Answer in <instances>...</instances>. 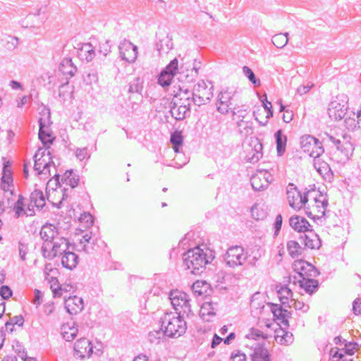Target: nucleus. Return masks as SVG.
Listing matches in <instances>:
<instances>
[{
	"label": "nucleus",
	"instance_id": "6",
	"mask_svg": "<svg viewBox=\"0 0 361 361\" xmlns=\"http://www.w3.org/2000/svg\"><path fill=\"white\" fill-rule=\"evenodd\" d=\"M213 85L211 82L208 84L203 80L197 82L193 87L192 96L193 103L201 106L210 101L213 97Z\"/></svg>",
	"mask_w": 361,
	"mask_h": 361
},
{
	"label": "nucleus",
	"instance_id": "62",
	"mask_svg": "<svg viewBox=\"0 0 361 361\" xmlns=\"http://www.w3.org/2000/svg\"><path fill=\"white\" fill-rule=\"evenodd\" d=\"M330 354L331 355V361H343L345 359L344 355L340 352L338 348H336V350H331Z\"/></svg>",
	"mask_w": 361,
	"mask_h": 361
},
{
	"label": "nucleus",
	"instance_id": "42",
	"mask_svg": "<svg viewBox=\"0 0 361 361\" xmlns=\"http://www.w3.org/2000/svg\"><path fill=\"white\" fill-rule=\"evenodd\" d=\"M288 33H279L276 34L272 37V43L277 48H283L288 42Z\"/></svg>",
	"mask_w": 361,
	"mask_h": 361
},
{
	"label": "nucleus",
	"instance_id": "36",
	"mask_svg": "<svg viewBox=\"0 0 361 361\" xmlns=\"http://www.w3.org/2000/svg\"><path fill=\"white\" fill-rule=\"evenodd\" d=\"M274 137L276 138L277 154L282 156L286 150L287 137L283 134V131L281 129L275 133Z\"/></svg>",
	"mask_w": 361,
	"mask_h": 361
},
{
	"label": "nucleus",
	"instance_id": "25",
	"mask_svg": "<svg viewBox=\"0 0 361 361\" xmlns=\"http://www.w3.org/2000/svg\"><path fill=\"white\" fill-rule=\"evenodd\" d=\"M200 66L196 64V59L194 60V64L191 68H186L184 70V66H180V71L178 72L180 74V79L185 80L187 82H192L197 77L199 74V70Z\"/></svg>",
	"mask_w": 361,
	"mask_h": 361
},
{
	"label": "nucleus",
	"instance_id": "38",
	"mask_svg": "<svg viewBox=\"0 0 361 361\" xmlns=\"http://www.w3.org/2000/svg\"><path fill=\"white\" fill-rule=\"evenodd\" d=\"M287 250L292 258H297L302 255L305 247L295 240L287 242Z\"/></svg>",
	"mask_w": 361,
	"mask_h": 361
},
{
	"label": "nucleus",
	"instance_id": "53",
	"mask_svg": "<svg viewBox=\"0 0 361 361\" xmlns=\"http://www.w3.org/2000/svg\"><path fill=\"white\" fill-rule=\"evenodd\" d=\"M289 307H293L296 310H302V312H306L309 310V305L305 304L303 302L291 299L290 303L288 305Z\"/></svg>",
	"mask_w": 361,
	"mask_h": 361
},
{
	"label": "nucleus",
	"instance_id": "12",
	"mask_svg": "<svg viewBox=\"0 0 361 361\" xmlns=\"http://www.w3.org/2000/svg\"><path fill=\"white\" fill-rule=\"evenodd\" d=\"M34 170L37 172L38 174H47L49 172V166L51 161L50 157V152L47 148H39L34 156Z\"/></svg>",
	"mask_w": 361,
	"mask_h": 361
},
{
	"label": "nucleus",
	"instance_id": "51",
	"mask_svg": "<svg viewBox=\"0 0 361 361\" xmlns=\"http://www.w3.org/2000/svg\"><path fill=\"white\" fill-rule=\"evenodd\" d=\"M66 328L67 326H63V331L62 332V335L66 341H71L75 338L78 334V329L74 326L68 327V331H66Z\"/></svg>",
	"mask_w": 361,
	"mask_h": 361
},
{
	"label": "nucleus",
	"instance_id": "45",
	"mask_svg": "<svg viewBox=\"0 0 361 361\" xmlns=\"http://www.w3.org/2000/svg\"><path fill=\"white\" fill-rule=\"evenodd\" d=\"M142 82V80L140 78H135L130 82L128 92L129 93H141L143 87Z\"/></svg>",
	"mask_w": 361,
	"mask_h": 361
},
{
	"label": "nucleus",
	"instance_id": "58",
	"mask_svg": "<svg viewBox=\"0 0 361 361\" xmlns=\"http://www.w3.org/2000/svg\"><path fill=\"white\" fill-rule=\"evenodd\" d=\"M262 149V145H259L258 147L255 146V153L252 157H247V160L251 163H255L262 157V154L260 150Z\"/></svg>",
	"mask_w": 361,
	"mask_h": 361
},
{
	"label": "nucleus",
	"instance_id": "44",
	"mask_svg": "<svg viewBox=\"0 0 361 361\" xmlns=\"http://www.w3.org/2000/svg\"><path fill=\"white\" fill-rule=\"evenodd\" d=\"M80 51V54L85 57L87 61H91L95 56L94 49L90 43L85 44Z\"/></svg>",
	"mask_w": 361,
	"mask_h": 361
},
{
	"label": "nucleus",
	"instance_id": "22",
	"mask_svg": "<svg viewBox=\"0 0 361 361\" xmlns=\"http://www.w3.org/2000/svg\"><path fill=\"white\" fill-rule=\"evenodd\" d=\"M65 308L70 314H77L84 308L83 300L76 295L71 296L65 300Z\"/></svg>",
	"mask_w": 361,
	"mask_h": 361
},
{
	"label": "nucleus",
	"instance_id": "3",
	"mask_svg": "<svg viewBox=\"0 0 361 361\" xmlns=\"http://www.w3.org/2000/svg\"><path fill=\"white\" fill-rule=\"evenodd\" d=\"M183 317L181 314L175 316L171 312L164 314L160 319V323L162 329H164L166 336L178 338L185 333L187 324Z\"/></svg>",
	"mask_w": 361,
	"mask_h": 361
},
{
	"label": "nucleus",
	"instance_id": "26",
	"mask_svg": "<svg viewBox=\"0 0 361 361\" xmlns=\"http://www.w3.org/2000/svg\"><path fill=\"white\" fill-rule=\"evenodd\" d=\"M172 37L169 34H160L159 41L156 44L159 54H167L173 49Z\"/></svg>",
	"mask_w": 361,
	"mask_h": 361
},
{
	"label": "nucleus",
	"instance_id": "57",
	"mask_svg": "<svg viewBox=\"0 0 361 361\" xmlns=\"http://www.w3.org/2000/svg\"><path fill=\"white\" fill-rule=\"evenodd\" d=\"M261 257V253L259 250H257L256 252L253 250L252 254H248V257L246 260H247V263L251 267H256L257 265L258 260Z\"/></svg>",
	"mask_w": 361,
	"mask_h": 361
},
{
	"label": "nucleus",
	"instance_id": "50",
	"mask_svg": "<svg viewBox=\"0 0 361 361\" xmlns=\"http://www.w3.org/2000/svg\"><path fill=\"white\" fill-rule=\"evenodd\" d=\"M244 75L249 79V80L256 87L260 85V80L257 79L254 72L247 66L243 68Z\"/></svg>",
	"mask_w": 361,
	"mask_h": 361
},
{
	"label": "nucleus",
	"instance_id": "64",
	"mask_svg": "<svg viewBox=\"0 0 361 361\" xmlns=\"http://www.w3.org/2000/svg\"><path fill=\"white\" fill-rule=\"evenodd\" d=\"M0 295L3 299L7 300L12 295V290L8 286H2L0 288Z\"/></svg>",
	"mask_w": 361,
	"mask_h": 361
},
{
	"label": "nucleus",
	"instance_id": "27",
	"mask_svg": "<svg viewBox=\"0 0 361 361\" xmlns=\"http://www.w3.org/2000/svg\"><path fill=\"white\" fill-rule=\"evenodd\" d=\"M39 139L41 140L42 144L49 147L52 144L54 137L49 132V127L45 126V123L42 118L39 119Z\"/></svg>",
	"mask_w": 361,
	"mask_h": 361
},
{
	"label": "nucleus",
	"instance_id": "55",
	"mask_svg": "<svg viewBox=\"0 0 361 361\" xmlns=\"http://www.w3.org/2000/svg\"><path fill=\"white\" fill-rule=\"evenodd\" d=\"M12 348L13 350L18 354V355L23 360H25L27 358L26 352H25L24 348L21 343L18 341H14L12 345Z\"/></svg>",
	"mask_w": 361,
	"mask_h": 361
},
{
	"label": "nucleus",
	"instance_id": "1",
	"mask_svg": "<svg viewBox=\"0 0 361 361\" xmlns=\"http://www.w3.org/2000/svg\"><path fill=\"white\" fill-rule=\"evenodd\" d=\"M214 259L212 250L202 249L200 246L188 250L183 255V264L190 274H201L206 269V265Z\"/></svg>",
	"mask_w": 361,
	"mask_h": 361
},
{
	"label": "nucleus",
	"instance_id": "49",
	"mask_svg": "<svg viewBox=\"0 0 361 361\" xmlns=\"http://www.w3.org/2000/svg\"><path fill=\"white\" fill-rule=\"evenodd\" d=\"M173 78L171 73L161 71L158 78V83L162 87H168L171 85Z\"/></svg>",
	"mask_w": 361,
	"mask_h": 361
},
{
	"label": "nucleus",
	"instance_id": "43",
	"mask_svg": "<svg viewBox=\"0 0 361 361\" xmlns=\"http://www.w3.org/2000/svg\"><path fill=\"white\" fill-rule=\"evenodd\" d=\"M164 331L161 328L159 330L150 331L148 334L149 341L154 345H158L164 338Z\"/></svg>",
	"mask_w": 361,
	"mask_h": 361
},
{
	"label": "nucleus",
	"instance_id": "37",
	"mask_svg": "<svg viewBox=\"0 0 361 361\" xmlns=\"http://www.w3.org/2000/svg\"><path fill=\"white\" fill-rule=\"evenodd\" d=\"M25 198L22 195H18V200L13 204V211L15 212V217L19 218L23 215L28 213L27 208L25 209Z\"/></svg>",
	"mask_w": 361,
	"mask_h": 361
},
{
	"label": "nucleus",
	"instance_id": "5",
	"mask_svg": "<svg viewBox=\"0 0 361 361\" xmlns=\"http://www.w3.org/2000/svg\"><path fill=\"white\" fill-rule=\"evenodd\" d=\"M69 245L70 243L66 238L59 236L49 244L48 243H43L41 247V252L44 258L52 259L55 258L58 254L61 255L66 250H68Z\"/></svg>",
	"mask_w": 361,
	"mask_h": 361
},
{
	"label": "nucleus",
	"instance_id": "41",
	"mask_svg": "<svg viewBox=\"0 0 361 361\" xmlns=\"http://www.w3.org/2000/svg\"><path fill=\"white\" fill-rule=\"evenodd\" d=\"M277 293L282 305H286V304L288 305L290 303L288 300L293 296V292L290 288L284 286H282Z\"/></svg>",
	"mask_w": 361,
	"mask_h": 361
},
{
	"label": "nucleus",
	"instance_id": "33",
	"mask_svg": "<svg viewBox=\"0 0 361 361\" xmlns=\"http://www.w3.org/2000/svg\"><path fill=\"white\" fill-rule=\"evenodd\" d=\"M353 118L350 116L345 118V124L348 130H354L356 128L361 130V107L357 113H353Z\"/></svg>",
	"mask_w": 361,
	"mask_h": 361
},
{
	"label": "nucleus",
	"instance_id": "7",
	"mask_svg": "<svg viewBox=\"0 0 361 361\" xmlns=\"http://www.w3.org/2000/svg\"><path fill=\"white\" fill-rule=\"evenodd\" d=\"M329 205L326 195L319 193L314 197V204L311 206L306 204L305 209L306 214L311 219H320L325 216Z\"/></svg>",
	"mask_w": 361,
	"mask_h": 361
},
{
	"label": "nucleus",
	"instance_id": "52",
	"mask_svg": "<svg viewBox=\"0 0 361 361\" xmlns=\"http://www.w3.org/2000/svg\"><path fill=\"white\" fill-rule=\"evenodd\" d=\"M24 324V318L22 315L15 316L11 318L8 321L5 323L6 329H9V326H14L17 325L18 326H23Z\"/></svg>",
	"mask_w": 361,
	"mask_h": 361
},
{
	"label": "nucleus",
	"instance_id": "20",
	"mask_svg": "<svg viewBox=\"0 0 361 361\" xmlns=\"http://www.w3.org/2000/svg\"><path fill=\"white\" fill-rule=\"evenodd\" d=\"M45 198L42 190H35L30 196V203L27 206V216L35 215L34 207L42 209L45 205Z\"/></svg>",
	"mask_w": 361,
	"mask_h": 361
},
{
	"label": "nucleus",
	"instance_id": "9",
	"mask_svg": "<svg viewBox=\"0 0 361 361\" xmlns=\"http://www.w3.org/2000/svg\"><path fill=\"white\" fill-rule=\"evenodd\" d=\"M247 257L248 253L245 252L242 246L234 245L227 250L225 255V262L228 267L235 268L242 266Z\"/></svg>",
	"mask_w": 361,
	"mask_h": 361
},
{
	"label": "nucleus",
	"instance_id": "23",
	"mask_svg": "<svg viewBox=\"0 0 361 361\" xmlns=\"http://www.w3.org/2000/svg\"><path fill=\"white\" fill-rule=\"evenodd\" d=\"M308 234L300 235V240L303 247L305 249H318L321 246V242L318 235L312 232V230L308 231Z\"/></svg>",
	"mask_w": 361,
	"mask_h": 361
},
{
	"label": "nucleus",
	"instance_id": "10",
	"mask_svg": "<svg viewBox=\"0 0 361 361\" xmlns=\"http://www.w3.org/2000/svg\"><path fill=\"white\" fill-rule=\"evenodd\" d=\"M300 147L310 157L319 158L324 152L322 143L312 135H304L300 138Z\"/></svg>",
	"mask_w": 361,
	"mask_h": 361
},
{
	"label": "nucleus",
	"instance_id": "13",
	"mask_svg": "<svg viewBox=\"0 0 361 361\" xmlns=\"http://www.w3.org/2000/svg\"><path fill=\"white\" fill-rule=\"evenodd\" d=\"M348 109V102L336 97L331 101L328 107L329 116L335 121H340L345 117Z\"/></svg>",
	"mask_w": 361,
	"mask_h": 361
},
{
	"label": "nucleus",
	"instance_id": "28",
	"mask_svg": "<svg viewBox=\"0 0 361 361\" xmlns=\"http://www.w3.org/2000/svg\"><path fill=\"white\" fill-rule=\"evenodd\" d=\"M270 305L271 311L276 319L280 320L281 322L286 326H288V314H290V312L282 308L280 305L274 303H269Z\"/></svg>",
	"mask_w": 361,
	"mask_h": 361
},
{
	"label": "nucleus",
	"instance_id": "2",
	"mask_svg": "<svg viewBox=\"0 0 361 361\" xmlns=\"http://www.w3.org/2000/svg\"><path fill=\"white\" fill-rule=\"evenodd\" d=\"M351 137L347 134L334 135L332 132L325 133L322 138L323 142L331 147H335L338 154V162L345 163L352 156L354 147L350 142Z\"/></svg>",
	"mask_w": 361,
	"mask_h": 361
},
{
	"label": "nucleus",
	"instance_id": "8",
	"mask_svg": "<svg viewBox=\"0 0 361 361\" xmlns=\"http://www.w3.org/2000/svg\"><path fill=\"white\" fill-rule=\"evenodd\" d=\"M309 191L302 195L298 188L293 183H289L287 186L286 194L290 207L295 210H300L305 207L307 202Z\"/></svg>",
	"mask_w": 361,
	"mask_h": 361
},
{
	"label": "nucleus",
	"instance_id": "59",
	"mask_svg": "<svg viewBox=\"0 0 361 361\" xmlns=\"http://www.w3.org/2000/svg\"><path fill=\"white\" fill-rule=\"evenodd\" d=\"M111 44L109 40H106L104 42H101L99 47V51L104 56H106L109 53L111 52Z\"/></svg>",
	"mask_w": 361,
	"mask_h": 361
},
{
	"label": "nucleus",
	"instance_id": "21",
	"mask_svg": "<svg viewBox=\"0 0 361 361\" xmlns=\"http://www.w3.org/2000/svg\"><path fill=\"white\" fill-rule=\"evenodd\" d=\"M290 227L298 233H305L311 230L312 226L303 216L299 215L292 216L289 219Z\"/></svg>",
	"mask_w": 361,
	"mask_h": 361
},
{
	"label": "nucleus",
	"instance_id": "61",
	"mask_svg": "<svg viewBox=\"0 0 361 361\" xmlns=\"http://www.w3.org/2000/svg\"><path fill=\"white\" fill-rule=\"evenodd\" d=\"M173 101H174L176 103H177L179 105H182L183 106H185V108L190 109L191 108V104L193 102L192 97H185V98H181V99H173Z\"/></svg>",
	"mask_w": 361,
	"mask_h": 361
},
{
	"label": "nucleus",
	"instance_id": "31",
	"mask_svg": "<svg viewBox=\"0 0 361 361\" xmlns=\"http://www.w3.org/2000/svg\"><path fill=\"white\" fill-rule=\"evenodd\" d=\"M314 166L325 179L330 180L333 178L334 174L329 165L326 161L319 159V157L314 159Z\"/></svg>",
	"mask_w": 361,
	"mask_h": 361
},
{
	"label": "nucleus",
	"instance_id": "15",
	"mask_svg": "<svg viewBox=\"0 0 361 361\" xmlns=\"http://www.w3.org/2000/svg\"><path fill=\"white\" fill-rule=\"evenodd\" d=\"M272 180V176L268 171L260 169L252 176L250 183L254 190L262 191L269 186Z\"/></svg>",
	"mask_w": 361,
	"mask_h": 361
},
{
	"label": "nucleus",
	"instance_id": "60",
	"mask_svg": "<svg viewBox=\"0 0 361 361\" xmlns=\"http://www.w3.org/2000/svg\"><path fill=\"white\" fill-rule=\"evenodd\" d=\"M75 157L80 161H82L86 158H90L87 147L77 148L75 150Z\"/></svg>",
	"mask_w": 361,
	"mask_h": 361
},
{
	"label": "nucleus",
	"instance_id": "19",
	"mask_svg": "<svg viewBox=\"0 0 361 361\" xmlns=\"http://www.w3.org/2000/svg\"><path fill=\"white\" fill-rule=\"evenodd\" d=\"M290 282L302 288L305 293L312 295L318 288L319 282L313 278L298 279L296 276H290Z\"/></svg>",
	"mask_w": 361,
	"mask_h": 361
},
{
	"label": "nucleus",
	"instance_id": "35",
	"mask_svg": "<svg viewBox=\"0 0 361 361\" xmlns=\"http://www.w3.org/2000/svg\"><path fill=\"white\" fill-rule=\"evenodd\" d=\"M238 132L243 136L252 135L253 133L252 122L250 120L239 119L236 121Z\"/></svg>",
	"mask_w": 361,
	"mask_h": 361
},
{
	"label": "nucleus",
	"instance_id": "46",
	"mask_svg": "<svg viewBox=\"0 0 361 361\" xmlns=\"http://www.w3.org/2000/svg\"><path fill=\"white\" fill-rule=\"evenodd\" d=\"M230 111L232 112L233 119L236 121L239 119L247 118L248 114V111L243 106H233Z\"/></svg>",
	"mask_w": 361,
	"mask_h": 361
},
{
	"label": "nucleus",
	"instance_id": "30",
	"mask_svg": "<svg viewBox=\"0 0 361 361\" xmlns=\"http://www.w3.org/2000/svg\"><path fill=\"white\" fill-rule=\"evenodd\" d=\"M170 113L176 120L182 121L190 115V109L185 108V106L172 101L171 102Z\"/></svg>",
	"mask_w": 361,
	"mask_h": 361
},
{
	"label": "nucleus",
	"instance_id": "16",
	"mask_svg": "<svg viewBox=\"0 0 361 361\" xmlns=\"http://www.w3.org/2000/svg\"><path fill=\"white\" fill-rule=\"evenodd\" d=\"M293 269L298 274V279L315 278L319 271L312 264L305 260H297L293 263Z\"/></svg>",
	"mask_w": 361,
	"mask_h": 361
},
{
	"label": "nucleus",
	"instance_id": "32",
	"mask_svg": "<svg viewBox=\"0 0 361 361\" xmlns=\"http://www.w3.org/2000/svg\"><path fill=\"white\" fill-rule=\"evenodd\" d=\"M59 71L64 75L73 77L77 71V68L74 66L72 59L65 58L61 61L59 65Z\"/></svg>",
	"mask_w": 361,
	"mask_h": 361
},
{
	"label": "nucleus",
	"instance_id": "54",
	"mask_svg": "<svg viewBox=\"0 0 361 361\" xmlns=\"http://www.w3.org/2000/svg\"><path fill=\"white\" fill-rule=\"evenodd\" d=\"M170 140L173 147H181L183 141L181 132L175 131L174 133H171Z\"/></svg>",
	"mask_w": 361,
	"mask_h": 361
},
{
	"label": "nucleus",
	"instance_id": "24",
	"mask_svg": "<svg viewBox=\"0 0 361 361\" xmlns=\"http://www.w3.org/2000/svg\"><path fill=\"white\" fill-rule=\"evenodd\" d=\"M39 235L43 240V243L49 244L59 236L57 228L51 224H46L41 230Z\"/></svg>",
	"mask_w": 361,
	"mask_h": 361
},
{
	"label": "nucleus",
	"instance_id": "40",
	"mask_svg": "<svg viewBox=\"0 0 361 361\" xmlns=\"http://www.w3.org/2000/svg\"><path fill=\"white\" fill-rule=\"evenodd\" d=\"M251 357L252 361H269L268 350L263 346L256 347Z\"/></svg>",
	"mask_w": 361,
	"mask_h": 361
},
{
	"label": "nucleus",
	"instance_id": "39",
	"mask_svg": "<svg viewBox=\"0 0 361 361\" xmlns=\"http://www.w3.org/2000/svg\"><path fill=\"white\" fill-rule=\"evenodd\" d=\"M275 339L278 343L288 345L293 342L294 338L292 333L281 329L277 332Z\"/></svg>",
	"mask_w": 361,
	"mask_h": 361
},
{
	"label": "nucleus",
	"instance_id": "48",
	"mask_svg": "<svg viewBox=\"0 0 361 361\" xmlns=\"http://www.w3.org/2000/svg\"><path fill=\"white\" fill-rule=\"evenodd\" d=\"M51 289L54 298L61 297L63 295L62 286L59 285V281L56 277H51L50 280Z\"/></svg>",
	"mask_w": 361,
	"mask_h": 361
},
{
	"label": "nucleus",
	"instance_id": "4",
	"mask_svg": "<svg viewBox=\"0 0 361 361\" xmlns=\"http://www.w3.org/2000/svg\"><path fill=\"white\" fill-rule=\"evenodd\" d=\"M169 299L176 314L186 317L192 314L190 299L185 292L178 290H172L170 293Z\"/></svg>",
	"mask_w": 361,
	"mask_h": 361
},
{
	"label": "nucleus",
	"instance_id": "18",
	"mask_svg": "<svg viewBox=\"0 0 361 361\" xmlns=\"http://www.w3.org/2000/svg\"><path fill=\"white\" fill-rule=\"evenodd\" d=\"M0 188L5 193L8 192L11 195H14V185L12 176L11 165L8 161L4 164L3 167Z\"/></svg>",
	"mask_w": 361,
	"mask_h": 361
},
{
	"label": "nucleus",
	"instance_id": "29",
	"mask_svg": "<svg viewBox=\"0 0 361 361\" xmlns=\"http://www.w3.org/2000/svg\"><path fill=\"white\" fill-rule=\"evenodd\" d=\"M61 255V264L63 267L69 270L76 267L78 264V257L75 252L67 250Z\"/></svg>",
	"mask_w": 361,
	"mask_h": 361
},
{
	"label": "nucleus",
	"instance_id": "11",
	"mask_svg": "<svg viewBox=\"0 0 361 361\" xmlns=\"http://www.w3.org/2000/svg\"><path fill=\"white\" fill-rule=\"evenodd\" d=\"M236 91L228 88L222 90L218 94L216 109L221 114H227L233 107Z\"/></svg>",
	"mask_w": 361,
	"mask_h": 361
},
{
	"label": "nucleus",
	"instance_id": "56",
	"mask_svg": "<svg viewBox=\"0 0 361 361\" xmlns=\"http://www.w3.org/2000/svg\"><path fill=\"white\" fill-rule=\"evenodd\" d=\"M178 61L177 59H173L166 67L162 71L168 73H171L173 77L178 73Z\"/></svg>",
	"mask_w": 361,
	"mask_h": 361
},
{
	"label": "nucleus",
	"instance_id": "63",
	"mask_svg": "<svg viewBox=\"0 0 361 361\" xmlns=\"http://www.w3.org/2000/svg\"><path fill=\"white\" fill-rule=\"evenodd\" d=\"M231 361H246V355L240 350H235L231 355Z\"/></svg>",
	"mask_w": 361,
	"mask_h": 361
},
{
	"label": "nucleus",
	"instance_id": "14",
	"mask_svg": "<svg viewBox=\"0 0 361 361\" xmlns=\"http://www.w3.org/2000/svg\"><path fill=\"white\" fill-rule=\"evenodd\" d=\"M119 56L123 61L133 63L138 56V48L130 40L124 39L118 45Z\"/></svg>",
	"mask_w": 361,
	"mask_h": 361
},
{
	"label": "nucleus",
	"instance_id": "47",
	"mask_svg": "<svg viewBox=\"0 0 361 361\" xmlns=\"http://www.w3.org/2000/svg\"><path fill=\"white\" fill-rule=\"evenodd\" d=\"M65 181L67 185L74 188L78 185L79 178L73 171H69L65 173Z\"/></svg>",
	"mask_w": 361,
	"mask_h": 361
},
{
	"label": "nucleus",
	"instance_id": "17",
	"mask_svg": "<svg viewBox=\"0 0 361 361\" xmlns=\"http://www.w3.org/2000/svg\"><path fill=\"white\" fill-rule=\"evenodd\" d=\"M73 349L74 356L80 360L90 358L93 353L92 344L85 338L77 340L74 344Z\"/></svg>",
	"mask_w": 361,
	"mask_h": 361
},
{
	"label": "nucleus",
	"instance_id": "34",
	"mask_svg": "<svg viewBox=\"0 0 361 361\" xmlns=\"http://www.w3.org/2000/svg\"><path fill=\"white\" fill-rule=\"evenodd\" d=\"M216 304L212 302H204L200 310L201 317L207 321L209 320V317H214L216 314Z\"/></svg>",
	"mask_w": 361,
	"mask_h": 361
}]
</instances>
